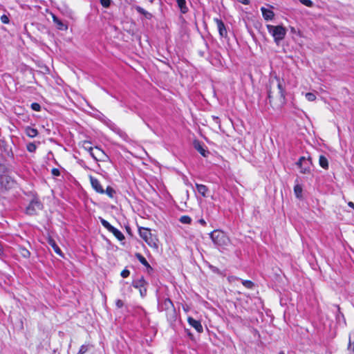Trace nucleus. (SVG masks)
Returning <instances> with one entry per match:
<instances>
[{
	"label": "nucleus",
	"mask_w": 354,
	"mask_h": 354,
	"mask_svg": "<svg viewBox=\"0 0 354 354\" xmlns=\"http://www.w3.org/2000/svg\"><path fill=\"white\" fill-rule=\"evenodd\" d=\"M266 27L268 32L273 37L274 40L277 44H279L285 38L287 32V30L285 27L270 24H268Z\"/></svg>",
	"instance_id": "f257e3e1"
},
{
	"label": "nucleus",
	"mask_w": 354,
	"mask_h": 354,
	"mask_svg": "<svg viewBox=\"0 0 354 354\" xmlns=\"http://www.w3.org/2000/svg\"><path fill=\"white\" fill-rule=\"evenodd\" d=\"M139 234L141 238L151 247L157 249L158 239L156 235L153 234L149 228L140 227Z\"/></svg>",
	"instance_id": "f03ea898"
},
{
	"label": "nucleus",
	"mask_w": 354,
	"mask_h": 354,
	"mask_svg": "<svg viewBox=\"0 0 354 354\" xmlns=\"http://www.w3.org/2000/svg\"><path fill=\"white\" fill-rule=\"evenodd\" d=\"M209 235L214 243L218 247L224 248L227 246L230 242L229 239L221 231L215 230L210 233Z\"/></svg>",
	"instance_id": "7ed1b4c3"
},
{
	"label": "nucleus",
	"mask_w": 354,
	"mask_h": 354,
	"mask_svg": "<svg viewBox=\"0 0 354 354\" xmlns=\"http://www.w3.org/2000/svg\"><path fill=\"white\" fill-rule=\"evenodd\" d=\"M297 165L299 167L301 173L309 174L310 172L312 162L310 158H306L304 156L301 157L297 162Z\"/></svg>",
	"instance_id": "20e7f679"
},
{
	"label": "nucleus",
	"mask_w": 354,
	"mask_h": 354,
	"mask_svg": "<svg viewBox=\"0 0 354 354\" xmlns=\"http://www.w3.org/2000/svg\"><path fill=\"white\" fill-rule=\"evenodd\" d=\"M100 221L102 225L110 232L113 233V235L120 241L124 239L123 234L118 229L112 226L107 221L102 218H100Z\"/></svg>",
	"instance_id": "39448f33"
},
{
	"label": "nucleus",
	"mask_w": 354,
	"mask_h": 354,
	"mask_svg": "<svg viewBox=\"0 0 354 354\" xmlns=\"http://www.w3.org/2000/svg\"><path fill=\"white\" fill-rule=\"evenodd\" d=\"M147 283L143 277H140V279H136L132 283L133 286L135 288L139 290L140 296L142 297H145V295H147Z\"/></svg>",
	"instance_id": "423d86ee"
},
{
	"label": "nucleus",
	"mask_w": 354,
	"mask_h": 354,
	"mask_svg": "<svg viewBox=\"0 0 354 354\" xmlns=\"http://www.w3.org/2000/svg\"><path fill=\"white\" fill-rule=\"evenodd\" d=\"M42 205L38 201H32L26 207V212L29 215L36 214L37 212L41 209Z\"/></svg>",
	"instance_id": "0eeeda50"
},
{
	"label": "nucleus",
	"mask_w": 354,
	"mask_h": 354,
	"mask_svg": "<svg viewBox=\"0 0 354 354\" xmlns=\"http://www.w3.org/2000/svg\"><path fill=\"white\" fill-rule=\"evenodd\" d=\"M91 156L96 161H102L104 160V158L106 157V155L101 149L95 147L93 151H91Z\"/></svg>",
	"instance_id": "6e6552de"
},
{
	"label": "nucleus",
	"mask_w": 354,
	"mask_h": 354,
	"mask_svg": "<svg viewBox=\"0 0 354 354\" xmlns=\"http://www.w3.org/2000/svg\"><path fill=\"white\" fill-rule=\"evenodd\" d=\"M89 180L90 183L91 184V186L93 189L99 194H104V189H103L102 186L101 185L100 181L95 178V177L92 176H89Z\"/></svg>",
	"instance_id": "1a4fd4ad"
},
{
	"label": "nucleus",
	"mask_w": 354,
	"mask_h": 354,
	"mask_svg": "<svg viewBox=\"0 0 354 354\" xmlns=\"http://www.w3.org/2000/svg\"><path fill=\"white\" fill-rule=\"evenodd\" d=\"M216 24L217 28L219 32V35L221 37H226L227 35V32L225 28L224 23L219 19L216 18L214 19Z\"/></svg>",
	"instance_id": "9d476101"
},
{
	"label": "nucleus",
	"mask_w": 354,
	"mask_h": 354,
	"mask_svg": "<svg viewBox=\"0 0 354 354\" xmlns=\"http://www.w3.org/2000/svg\"><path fill=\"white\" fill-rule=\"evenodd\" d=\"M187 322L189 324L192 326L198 333H201L203 331V326L199 321L189 317L187 318Z\"/></svg>",
	"instance_id": "9b49d317"
},
{
	"label": "nucleus",
	"mask_w": 354,
	"mask_h": 354,
	"mask_svg": "<svg viewBox=\"0 0 354 354\" xmlns=\"http://www.w3.org/2000/svg\"><path fill=\"white\" fill-rule=\"evenodd\" d=\"M261 10L262 15L266 21L272 20L274 17V13L272 10L267 9L265 7H261Z\"/></svg>",
	"instance_id": "f8f14e48"
},
{
	"label": "nucleus",
	"mask_w": 354,
	"mask_h": 354,
	"mask_svg": "<svg viewBox=\"0 0 354 354\" xmlns=\"http://www.w3.org/2000/svg\"><path fill=\"white\" fill-rule=\"evenodd\" d=\"M48 243L52 247V248L53 249V250L55 251V252L56 254H57L58 255L62 257V250H60L59 246L57 245V243H55V241L53 239H51V238L48 239Z\"/></svg>",
	"instance_id": "ddd939ff"
},
{
	"label": "nucleus",
	"mask_w": 354,
	"mask_h": 354,
	"mask_svg": "<svg viewBox=\"0 0 354 354\" xmlns=\"http://www.w3.org/2000/svg\"><path fill=\"white\" fill-rule=\"evenodd\" d=\"M196 190L197 192L202 195V196L203 197H206L207 196V193L208 192V188L207 187V186L204 185H201V184H198L196 183Z\"/></svg>",
	"instance_id": "4468645a"
},
{
	"label": "nucleus",
	"mask_w": 354,
	"mask_h": 354,
	"mask_svg": "<svg viewBox=\"0 0 354 354\" xmlns=\"http://www.w3.org/2000/svg\"><path fill=\"white\" fill-rule=\"evenodd\" d=\"M25 132L27 136L30 138H35L38 135V131L36 129L32 128L30 127H26L25 129Z\"/></svg>",
	"instance_id": "2eb2a0df"
},
{
	"label": "nucleus",
	"mask_w": 354,
	"mask_h": 354,
	"mask_svg": "<svg viewBox=\"0 0 354 354\" xmlns=\"http://www.w3.org/2000/svg\"><path fill=\"white\" fill-rule=\"evenodd\" d=\"M274 79L277 82V87H278V90H279V94L282 99H284L285 98V90L283 86V84H282L281 82L280 81L279 78H278L277 77H274Z\"/></svg>",
	"instance_id": "dca6fc26"
},
{
	"label": "nucleus",
	"mask_w": 354,
	"mask_h": 354,
	"mask_svg": "<svg viewBox=\"0 0 354 354\" xmlns=\"http://www.w3.org/2000/svg\"><path fill=\"white\" fill-rule=\"evenodd\" d=\"M179 7L180 12L183 14L187 13L188 12V8L186 6L185 0H176Z\"/></svg>",
	"instance_id": "f3484780"
},
{
	"label": "nucleus",
	"mask_w": 354,
	"mask_h": 354,
	"mask_svg": "<svg viewBox=\"0 0 354 354\" xmlns=\"http://www.w3.org/2000/svg\"><path fill=\"white\" fill-rule=\"evenodd\" d=\"M135 8L138 12L143 15L145 17V18L150 19L152 17V15L150 12L146 11L145 9H143L140 6H136L135 7Z\"/></svg>",
	"instance_id": "a211bd4d"
},
{
	"label": "nucleus",
	"mask_w": 354,
	"mask_h": 354,
	"mask_svg": "<svg viewBox=\"0 0 354 354\" xmlns=\"http://www.w3.org/2000/svg\"><path fill=\"white\" fill-rule=\"evenodd\" d=\"M320 166L324 169L328 167V162L327 158L324 156H320L319 159Z\"/></svg>",
	"instance_id": "6ab92c4d"
},
{
	"label": "nucleus",
	"mask_w": 354,
	"mask_h": 354,
	"mask_svg": "<svg viewBox=\"0 0 354 354\" xmlns=\"http://www.w3.org/2000/svg\"><path fill=\"white\" fill-rule=\"evenodd\" d=\"M82 147L84 149L88 151L90 153V155L91 154V151H93L94 149L92 147L91 143L87 140H84L82 142Z\"/></svg>",
	"instance_id": "aec40b11"
},
{
	"label": "nucleus",
	"mask_w": 354,
	"mask_h": 354,
	"mask_svg": "<svg viewBox=\"0 0 354 354\" xmlns=\"http://www.w3.org/2000/svg\"><path fill=\"white\" fill-rule=\"evenodd\" d=\"M136 257L137 258V259L145 266L149 268L150 267L149 266V264L148 263L147 261L146 260V259L142 255L140 254V253H136Z\"/></svg>",
	"instance_id": "412c9836"
},
{
	"label": "nucleus",
	"mask_w": 354,
	"mask_h": 354,
	"mask_svg": "<svg viewBox=\"0 0 354 354\" xmlns=\"http://www.w3.org/2000/svg\"><path fill=\"white\" fill-rule=\"evenodd\" d=\"M195 148L196 150L204 157L207 156V153H208L203 146H201L199 143L195 145Z\"/></svg>",
	"instance_id": "4be33fe9"
},
{
	"label": "nucleus",
	"mask_w": 354,
	"mask_h": 354,
	"mask_svg": "<svg viewBox=\"0 0 354 354\" xmlns=\"http://www.w3.org/2000/svg\"><path fill=\"white\" fill-rule=\"evenodd\" d=\"M294 192L297 198H301L302 194V187L300 185H296L294 187Z\"/></svg>",
	"instance_id": "5701e85b"
},
{
	"label": "nucleus",
	"mask_w": 354,
	"mask_h": 354,
	"mask_svg": "<svg viewBox=\"0 0 354 354\" xmlns=\"http://www.w3.org/2000/svg\"><path fill=\"white\" fill-rule=\"evenodd\" d=\"M104 193H106L110 198H113L114 194H115V191L111 187H107L106 190H104Z\"/></svg>",
	"instance_id": "b1692460"
},
{
	"label": "nucleus",
	"mask_w": 354,
	"mask_h": 354,
	"mask_svg": "<svg viewBox=\"0 0 354 354\" xmlns=\"http://www.w3.org/2000/svg\"><path fill=\"white\" fill-rule=\"evenodd\" d=\"M180 221L184 224H189L192 222V218L189 216H182L180 218Z\"/></svg>",
	"instance_id": "393cba45"
},
{
	"label": "nucleus",
	"mask_w": 354,
	"mask_h": 354,
	"mask_svg": "<svg viewBox=\"0 0 354 354\" xmlns=\"http://www.w3.org/2000/svg\"><path fill=\"white\" fill-rule=\"evenodd\" d=\"M305 96L309 102H313L316 100V95L313 93H306Z\"/></svg>",
	"instance_id": "a878e982"
},
{
	"label": "nucleus",
	"mask_w": 354,
	"mask_h": 354,
	"mask_svg": "<svg viewBox=\"0 0 354 354\" xmlns=\"http://www.w3.org/2000/svg\"><path fill=\"white\" fill-rule=\"evenodd\" d=\"M26 148L29 152H35L37 149V146L35 143L30 142L27 145Z\"/></svg>",
	"instance_id": "bb28decb"
},
{
	"label": "nucleus",
	"mask_w": 354,
	"mask_h": 354,
	"mask_svg": "<svg viewBox=\"0 0 354 354\" xmlns=\"http://www.w3.org/2000/svg\"><path fill=\"white\" fill-rule=\"evenodd\" d=\"M89 347H90V346L88 344H84V345L81 346L78 353L80 354H84L88 351Z\"/></svg>",
	"instance_id": "cd10ccee"
},
{
	"label": "nucleus",
	"mask_w": 354,
	"mask_h": 354,
	"mask_svg": "<svg viewBox=\"0 0 354 354\" xmlns=\"http://www.w3.org/2000/svg\"><path fill=\"white\" fill-rule=\"evenodd\" d=\"M242 283L245 288L248 289H252L254 286L253 282L249 280H243L242 281Z\"/></svg>",
	"instance_id": "c85d7f7f"
},
{
	"label": "nucleus",
	"mask_w": 354,
	"mask_h": 354,
	"mask_svg": "<svg viewBox=\"0 0 354 354\" xmlns=\"http://www.w3.org/2000/svg\"><path fill=\"white\" fill-rule=\"evenodd\" d=\"M53 21L58 26L59 29H64V26H65L64 24L55 16H53Z\"/></svg>",
	"instance_id": "c756f323"
},
{
	"label": "nucleus",
	"mask_w": 354,
	"mask_h": 354,
	"mask_svg": "<svg viewBox=\"0 0 354 354\" xmlns=\"http://www.w3.org/2000/svg\"><path fill=\"white\" fill-rule=\"evenodd\" d=\"M301 3L303 5L307 6V7H312L313 5V3L311 0H299Z\"/></svg>",
	"instance_id": "7c9ffc66"
},
{
	"label": "nucleus",
	"mask_w": 354,
	"mask_h": 354,
	"mask_svg": "<svg viewBox=\"0 0 354 354\" xmlns=\"http://www.w3.org/2000/svg\"><path fill=\"white\" fill-rule=\"evenodd\" d=\"M102 6L104 8H109L111 5V0H100Z\"/></svg>",
	"instance_id": "2f4dec72"
},
{
	"label": "nucleus",
	"mask_w": 354,
	"mask_h": 354,
	"mask_svg": "<svg viewBox=\"0 0 354 354\" xmlns=\"http://www.w3.org/2000/svg\"><path fill=\"white\" fill-rule=\"evenodd\" d=\"M1 21L4 24H7L9 23V18L7 15H3L1 17Z\"/></svg>",
	"instance_id": "473e14b6"
},
{
	"label": "nucleus",
	"mask_w": 354,
	"mask_h": 354,
	"mask_svg": "<svg viewBox=\"0 0 354 354\" xmlns=\"http://www.w3.org/2000/svg\"><path fill=\"white\" fill-rule=\"evenodd\" d=\"M31 108L34 111H39L41 109V106L38 103H32L31 104Z\"/></svg>",
	"instance_id": "72a5a7b5"
},
{
	"label": "nucleus",
	"mask_w": 354,
	"mask_h": 354,
	"mask_svg": "<svg viewBox=\"0 0 354 354\" xmlns=\"http://www.w3.org/2000/svg\"><path fill=\"white\" fill-rule=\"evenodd\" d=\"M348 348L354 352V337H350Z\"/></svg>",
	"instance_id": "f704fd0d"
},
{
	"label": "nucleus",
	"mask_w": 354,
	"mask_h": 354,
	"mask_svg": "<svg viewBox=\"0 0 354 354\" xmlns=\"http://www.w3.org/2000/svg\"><path fill=\"white\" fill-rule=\"evenodd\" d=\"M130 274V272L128 270H123L121 272V276L123 277V278H127V277H129Z\"/></svg>",
	"instance_id": "c9c22d12"
},
{
	"label": "nucleus",
	"mask_w": 354,
	"mask_h": 354,
	"mask_svg": "<svg viewBox=\"0 0 354 354\" xmlns=\"http://www.w3.org/2000/svg\"><path fill=\"white\" fill-rule=\"evenodd\" d=\"M115 305L118 308L123 307L124 302L121 299H118L115 302Z\"/></svg>",
	"instance_id": "e433bc0d"
},
{
	"label": "nucleus",
	"mask_w": 354,
	"mask_h": 354,
	"mask_svg": "<svg viewBox=\"0 0 354 354\" xmlns=\"http://www.w3.org/2000/svg\"><path fill=\"white\" fill-rule=\"evenodd\" d=\"M51 173L54 176H58L60 174L59 170L58 169H55V168L52 169Z\"/></svg>",
	"instance_id": "4c0bfd02"
},
{
	"label": "nucleus",
	"mask_w": 354,
	"mask_h": 354,
	"mask_svg": "<svg viewBox=\"0 0 354 354\" xmlns=\"http://www.w3.org/2000/svg\"><path fill=\"white\" fill-rule=\"evenodd\" d=\"M22 255L25 257H28L30 255V252L27 250L24 249L22 250Z\"/></svg>",
	"instance_id": "58836bf2"
},
{
	"label": "nucleus",
	"mask_w": 354,
	"mask_h": 354,
	"mask_svg": "<svg viewBox=\"0 0 354 354\" xmlns=\"http://www.w3.org/2000/svg\"><path fill=\"white\" fill-rule=\"evenodd\" d=\"M239 1L244 5H248L250 3L249 0H239Z\"/></svg>",
	"instance_id": "ea45409f"
},
{
	"label": "nucleus",
	"mask_w": 354,
	"mask_h": 354,
	"mask_svg": "<svg viewBox=\"0 0 354 354\" xmlns=\"http://www.w3.org/2000/svg\"><path fill=\"white\" fill-rule=\"evenodd\" d=\"M198 222H199L201 225H206V222H205V220H204V219H203V218L200 219V220L198 221Z\"/></svg>",
	"instance_id": "a19ab883"
},
{
	"label": "nucleus",
	"mask_w": 354,
	"mask_h": 354,
	"mask_svg": "<svg viewBox=\"0 0 354 354\" xmlns=\"http://www.w3.org/2000/svg\"><path fill=\"white\" fill-rule=\"evenodd\" d=\"M348 205L354 209V203L353 202H348Z\"/></svg>",
	"instance_id": "79ce46f5"
},
{
	"label": "nucleus",
	"mask_w": 354,
	"mask_h": 354,
	"mask_svg": "<svg viewBox=\"0 0 354 354\" xmlns=\"http://www.w3.org/2000/svg\"><path fill=\"white\" fill-rule=\"evenodd\" d=\"M268 98L270 100V99H271V97H272V95H271L272 92H271V91H270V90H268Z\"/></svg>",
	"instance_id": "37998d69"
},
{
	"label": "nucleus",
	"mask_w": 354,
	"mask_h": 354,
	"mask_svg": "<svg viewBox=\"0 0 354 354\" xmlns=\"http://www.w3.org/2000/svg\"><path fill=\"white\" fill-rule=\"evenodd\" d=\"M4 178H7V177H1V184H3V181Z\"/></svg>",
	"instance_id": "c03bdc74"
},
{
	"label": "nucleus",
	"mask_w": 354,
	"mask_h": 354,
	"mask_svg": "<svg viewBox=\"0 0 354 354\" xmlns=\"http://www.w3.org/2000/svg\"><path fill=\"white\" fill-rule=\"evenodd\" d=\"M2 252L1 251V245H0V254Z\"/></svg>",
	"instance_id": "a18cd8bd"
},
{
	"label": "nucleus",
	"mask_w": 354,
	"mask_h": 354,
	"mask_svg": "<svg viewBox=\"0 0 354 354\" xmlns=\"http://www.w3.org/2000/svg\"><path fill=\"white\" fill-rule=\"evenodd\" d=\"M214 118L216 120L218 119V117H214Z\"/></svg>",
	"instance_id": "49530a36"
},
{
	"label": "nucleus",
	"mask_w": 354,
	"mask_h": 354,
	"mask_svg": "<svg viewBox=\"0 0 354 354\" xmlns=\"http://www.w3.org/2000/svg\"><path fill=\"white\" fill-rule=\"evenodd\" d=\"M166 301L171 304V301L169 299H167Z\"/></svg>",
	"instance_id": "de8ad7c7"
},
{
	"label": "nucleus",
	"mask_w": 354,
	"mask_h": 354,
	"mask_svg": "<svg viewBox=\"0 0 354 354\" xmlns=\"http://www.w3.org/2000/svg\"><path fill=\"white\" fill-rule=\"evenodd\" d=\"M273 82V80H270V83L272 84Z\"/></svg>",
	"instance_id": "09e8293b"
},
{
	"label": "nucleus",
	"mask_w": 354,
	"mask_h": 354,
	"mask_svg": "<svg viewBox=\"0 0 354 354\" xmlns=\"http://www.w3.org/2000/svg\"><path fill=\"white\" fill-rule=\"evenodd\" d=\"M234 277H229V279L230 280L231 279H233Z\"/></svg>",
	"instance_id": "8fccbe9b"
},
{
	"label": "nucleus",
	"mask_w": 354,
	"mask_h": 354,
	"mask_svg": "<svg viewBox=\"0 0 354 354\" xmlns=\"http://www.w3.org/2000/svg\"><path fill=\"white\" fill-rule=\"evenodd\" d=\"M234 277H229V279L230 280L231 279H233Z\"/></svg>",
	"instance_id": "3c124183"
},
{
	"label": "nucleus",
	"mask_w": 354,
	"mask_h": 354,
	"mask_svg": "<svg viewBox=\"0 0 354 354\" xmlns=\"http://www.w3.org/2000/svg\"><path fill=\"white\" fill-rule=\"evenodd\" d=\"M279 354H284L283 352H281Z\"/></svg>",
	"instance_id": "603ef678"
},
{
	"label": "nucleus",
	"mask_w": 354,
	"mask_h": 354,
	"mask_svg": "<svg viewBox=\"0 0 354 354\" xmlns=\"http://www.w3.org/2000/svg\"><path fill=\"white\" fill-rule=\"evenodd\" d=\"M77 354H80L79 353H77Z\"/></svg>",
	"instance_id": "864d4df0"
}]
</instances>
